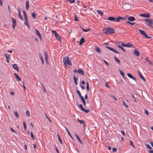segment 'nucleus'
<instances>
[{
    "label": "nucleus",
    "instance_id": "f257e3e1",
    "mask_svg": "<svg viewBox=\"0 0 153 153\" xmlns=\"http://www.w3.org/2000/svg\"><path fill=\"white\" fill-rule=\"evenodd\" d=\"M104 33L108 34L113 33L115 32V30L113 28L105 27L102 30Z\"/></svg>",
    "mask_w": 153,
    "mask_h": 153
},
{
    "label": "nucleus",
    "instance_id": "f03ea898",
    "mask_svg": "<svg viewBox=\"0 0 153 153\" xmlns=\"http://www.w3.org/2000/svg\"><path fill=\"white\" fill-rule=\"evenodd\" d=\"M63 62L65 65H66L67 64L69 65H72V64L70 61L69 60V58L67 56L63 58Z\"/></svg>",
    "mask_w": 153,
    "mask_h": 153
},
{
    "label": "nucleus",
    "instance_id": "7ed1b4c3",
    "mask_svg": "<svg viewBox=\"0 0 153 153\" xmlns=\"http://www.w3.org/2000/svg\"><path fill=\"white\" fill-rule=\"evenodd\" d=\"M123 8L125 10H128L131 8V6L129 4L126 3L123 5Z\"/></svg>",
    "mask_w": 153,
    "mask_h": 153
},
{
    "label": "nucleus",
    "instance_id": "20e7f679",
    "mask_svg": "<svg viewBox=\"0 0 153 153\" xmlns=\"http://www.w3.org/2000/svg\"><path fill=\"white\" fill-rule=\"evenodd\" d=\"M105 47L106 48H107L108 49L110 50L111 51H112L114 52H115V53H117V54H119L120 53V52H118L115 49H114L111 47H110L109 46H105Z\"/></svg>",
    "mask_w": 153,
    "mask_h": 153
},
{
    "label": "nucleus",
    "instance_id": "39448f33",
    "mask_svg": "<svg viewBox=\"0 0 153 153\" xmlns=\"http://www.w3.org/2000/svg\"><path fill=\"white\" fill-rule=\"evenodd\" d=\"M128 19V21L131 22H133L135 20V18L134 17L132 16H130L128 17L127 18H125V19Z\"/></svg>",
    "mask_w": 153,
    "mask_h": 153
},
{
    "label": "nucleus",
    "instance_id": "423d86ee",
    "mask_svg": "<svg viewBox=\"0 0 153 153\" xmlns=\"http://www.w3.org/2000/svg\"><path fill=\"white\" fill-rule=\"evenodd\" d=\"M145 21L147 22L148 23L147 25H151L153 24V21L152 20H149L148 19H145Z\"/></svg>",
    "mask_w": 153,
    "mask_h": 153
},
{
    "label": "nucleus",
    "instance_id": "0eeeda50",
    "mask_svg": "<svg viewBox=\"0 0 153 153\" xmlns=\"http://www.w3.org/2000/svg\"><path fill=\"white\" fill-rule=\"evenodd\" d=\"M35 31L36 34L39 37V38L40 39V40H42V37L41 36L40 33L39 32V31L37 29H35Z\"/></svg>",
    "mask_w": 153,
    "mask_h": 153
},
{
    "label": "nucleus",
    "instance_id": "6e6552de",
    "mask_svg": "<svg viewBox=\"0 0 153 153\" xmlns=\"http://www.w3.org/2000/svg\"><path fill=\"white\" fill-rule=\"evenodd\" d=\"M120 19H122V20H124L125 19V18L119 16L116 19L115 18V22H119L120 21Z\"/></svg>",
    "mask_w": 153,
    "mask_h": 153
},
{
    "label": "nucleus",
    "instance_id": "1a4fd4ad",
    "mask_svg": "<svg viewBox=\"0 0 153 153\" xmlns=\"http://www.w3.org/2000/svg\"><path fill=\"white\" fill-rule=\"evenodd\" d=\"M44 53V55L45 56V60H46V62L48 63V53H47V51H45Z\"/></svg>",
    "mask_w": 153,
    "mask_h": 153
},
{
    "label": "nucleus",
    "instance_id": "9d476101",
    "mask_svg": "<svg viewBox=\"0 0 153 153\" xmlns=\"http://www.w3.org/2000/svg\"><path fill=\"white\" fill-rule=\"evenodd\" d=\"M77 73L82 75H84L85 74L84 71L81 69H79L77 71Z\"/></svg>",
    "mask_w": 153,
    "mask_h": 153
},
{
    "label": "nucleus",
    "instance_id": "9b49d317",
    "mask_svg": "<svg viewBox=\"0 0 153 153\" xmlns=\"http://www.w3.org/2000/svg\"><path fill=\"white\" fill-rule=\"evenodd\" d=\"M107 20H109L111 22H115V18L113 17H109L107 19Z\"/></svg>",
    "mask_w": 153,
    "mask_h": 153
},
{
    "label": "nucleus",
    "instance_id": "f8f14e48",
    "mask_svg": "<svg viewBox=\"0 0 153 153\" xmlns=\"http://www.w3.org/2000/svg\"><path fill=\"white\" fill-rule=\"evenodd\" d=\"M18 16H19V17L20 19L22 21L23 20V18L22 15L21 14V11L19 8L18 9Z\"/></svg>",
    "mask_w": 153,
    "mask_h": 153
},
{
    "label": "nucleus",
    "instance_id": "ddd939ff",
    "mask_svg": "<svg viewBox=\"0 0 153 153\" xmlns=\"http://www.w3.org/2000/svg\"><path fill=\"white\" fill-rule=\"evenodd\" d=\"M134 54L137 56H140V53L139 51L136 49H135L134 50Z\"/></svg>",
    "mask_w": 153,
    "mask_h": 153
},
{
    "label": "nucleus",
    "instance_id": "4468645a",
    "mask_svg": "<svg viewBox=\"0 0 153 153\" xmlns=\"http://www.w3.org/2000/svg\"><path fill=\"white\" fill-rule=\"evenodd\" d=\"M139 16H140L148 18L149 17L150 15L149 14L140 13L139 14Z\"/></svg>",
    "mask_w": 153,
    "mask_h": 153
},
{
    "label": "nucleus",
    "instance_id": "2eb2a0df",
    "mask_svg": "<svg viewBox=\"0 0 153 153\" xmlns=\"http://www.w3.org/2000/svg\"><path fill=\"white\" fill-rule=\"evenodd\" d=\"M137 73H138V74L139 75V76L140 77L141 79H142L144 81H146V80L143 77V76L141 74V72L139 71H137Z\"/></svg>",
    "mask_w": 153,
    "mask_h": 153
},
{
    "label": "nucleus",
    "instance_id": "dca6fc26",
    "mask_svg": "<svg viewBox=\"0 0 153 153\" xmlns=\"http://www.w3.org/2000/svg\"><path fill=\"white\" fill-rule=\"evenodd\" d=\"M39 57L40 58V59L41 60L42 65H44V62L43 59V58L42 57V56L41 53H39Z\"/></svg>",
    "mask_w": 153,
    "mask_h": 153
},
{
    "label": "nucleus",
    "instance_id": "f3484780",
    "mask_svg": "<svg viewBox=\"0 0 153 153\" xmlns=\"http://www.w3.org/2000/svg\"><path fill=\"white\" fill-rule=\"evenodd\" d=\"M4 55L6 58V59L7 62L8 63L9 62V61L10 60V57L7 54H6V53H4Z\"/></svg>",
    "mask_w": 153,
    "mask_h": 153
},
{
    "label": "nucleus",
    "instance_id": "a211bd4d",
    "mask_svg": "<svg viewBox=\"0 0 153 153\" xmlns=\"http://www.w3.org/2000/svg\"><path fill=\"white\" fill-rule=\"evenodd\" d=\"M13 67L15 70L17 71L18 72L19 71V68H18L17 65L16 64H13Z\"/></svg>",
    "mask_w": 153,
    "mask_h": 153
},
{
    "label": "nucleus",
    "instance_id": "6ab92c4d",
    "mask_svg": "<svg viewBox=\"0 0 153 153\" xmlns=\"http://www.w3.org/2000/svg\"><path fill=\"white\" fill-rule=\"evenodd\" d=\"M14 74L16 78L19 81H21V79L17 74L16 73H14Z\"/></svg>",
    "mask_w": 153,
    "mask_h": 153
},
{
    "label": "nucleus",
    "instance_id": "aec40b11",
    "mask_svg": "<svg viewBox=\"0 0 153 153\" xmlns=\"http://www.w3.org/2000/svg\"><path fill=\"white\" fill-rule=\"evenodd\" d=\"M56 38L57 40L61 41V37H60V36H59V34L57 33V34H56L55 35Z\"/></svg>",
    "mask_w": 153,
    "mask_h": 153
},
{
    "label": "nucleus",
    "instance_id": "412c9836",
    "mask_svg": "<svg viewBox=\"0 0 153 153\" xmlns=\"http://www.w3.org/2000/svg\"><path fill=\"white\" fill-rule=\"evenodd\" d=\"M24 23L26 26L28 28H29L30 27V25L28 24V20H25L24 21Z\"/></svg>",
    "mask_w": 153,
    "mask_h": 153
},
{
    "label": "nucleus",
    "instance_id": "4be33fe9",
    "mask_svg": "<svg viewBox=\"0 0 153 153\" xmlns=\"http://www.w3.org/2000/svg\"><path fill=\"white\" fill-rule=\"evenodd\" d=\"M29 3L28 1H27L26 2V9L27 10L29 8Z\"/></svg>",
    "mask_w": 153,
    "mask_h": 153
},
{
    "label": "nucleus",
    "instance_id": "5701e85b",
    "mask_svg": "<svg viewBox=\"0 0 153 153\" xmlns=\"http://www.w3.org/2000/svg\"><path fill=\"white\" fill-rule=\"evenodd\" d=\"M84 42V38L83 37H82L80 40L79 44L80 45H82Z\"/></svg>",
    "mask_w": 153,
    "mask_h": 153
},
{
    "label": "nucleus",
    "instance_id": "b1692460",
    "mask_svg": "<svg viewBox=\"0 0 153 153\" xmlns=\"http://www.w3.org/2000/svg\"><path fill=\"white\" fill-rule=\"evenodd\" d=\"M65 129L66 130V131L67 132L68 134L69 135V136L73 140V138L72 137V136L71 135V134L70 133L69 131H68V129L67 128H66L65 127Z\"/></svg>",
    "mask_w": 153,
    "mask_h": 153
},
{
    "label": "nucleus",
    "instance_id": "393cba45",
    "mask_svg": "<svg viewBox=\"0 0 153 153\" xmlns=\"http://www.w3.org/2000/svg\"><path fill=\"white\" fill-rule=\"evenodd\" d=\"M96 51L99 54H100L101 51L100 48L98 47H96L95 48Z\"/></svg>",
    "mask_w": 153,
    "mask_h": 153
},
{
    "label": "nucleus",
    "instance_id": "a878e982",
    "mask_svg": "<svg viewBox=\"0 0 153 153\" xmlns=\"http://www.w3.org/2000/svg\"><path fill=\"white\" fill-rule=\"evenodd\" d=\"M82 102L83 103L84 105L86 106V102L83 97L80 98Z\"/></svg>",
    "mask_w": 153,
    "mask_h": 153
},
{
    "label": "nucleus",
    "instance_id": "bb28decb",
    "mask_svg": "<svg viewBox=\"0 0 153 153\" xmlns=\"http://www.w3.org/2000/svg\"><path fill=\"white\" fill-rule=\"evenodd\" d=\"M12 21L13 22V25H16V20L13 17L12 18Z\"/></svg>",
    "mask_w": 153,
    "mask_h": 153
},
{
    "label": "nucleus",
    "instance_id": "cd10ccee",
    "mask_svg": "<svg viewBox=\"0 0 153 153\" xmlns=\"http://www.w3.org/2000/svg\"><path fill=\"white\" fill-rule=\"evenodd\" d=\"M139 31H140V33L143 35L144 36L145 35L146 33H145V31L143 30H142L140 29L139 30Z\"/></svg>",
    "mask_w": 153,
    "mask_h": 153
},
{
    "label": "nucleus",
    "instance_id": "c85d7f7f",
    "mask_svg": "<svg viewBox=\"0 0 153 153\" xmlns=\"http://www.w3.org/2000/svg\"><path fill=\"white\" fill-rule=\"evenodd\" d=\"M134 45L133 44H131L129 43H128L126 44V47H132Z\"/></svg>",
    "mask_w": 153,
    "mask_h": 153
},
{
    "label": "nucleus",
    "instance_id": "c756f323",
    "mask_svg": "<svg viewBox=\"0 0 153 153\" xmlns=\"http://www.w3.org/2000/svg\"><path fill=\"white\" fill-rule=\"evenodd\" d=\"M58 140L60 142V143L61 144H63V142H62L61 139L60 138V136L59 135V134H58Z\"/></svg>",
    "mask_w": 153,
    "mask_h": 153
},
{
    "label": "nucleus",
    "instance_id": "7c9ffc66",
    "mask_svg": "<svg viewBox=\"0 0 153 153\" xmlns=\"http://www.w3.org/2000/svg\"><path fill=\"white\" fill-rule=\"evenodd\" d=\"M77 121L81 124H83L84 126H85V122L83 120H78Z\"/></svg>",
    "mask_w": 153,
    "mask_h": 153
},
{
    "label": "nucleus",
    "instance_id": "2f4dec72",
    "mask_svg": "<svg viewBox=\"0 0 153 153\" xmlns=\"http://www.w3.org/2000/svg\"><path fill=\"white\" fill-rule=\"evenodd\" d=\"M119 71L120 73V74L125 79V77L124 76V73L120 69H119Z\"/></svg>",
    "mask_w": 153,
    "mask_h": 153
},
{
    "label": "nucleus",
    "instance_id": "473e14b6",
    "mask_svg": "<svg viewBox=\"0 0 153 153\" xmlns=\"http://www.w3.org/2000/svg\"><path fill=\"white\" fill-rule=\"evenodd\" d=\"M75 135H76V138H77V139H78V141H79V142H80L81 144H82V141H81V140H80V139L79 137V136H78L76 134H75Z\"/></svg>",
    "mask_w": 153,
    "mask_h": 153
},
{
    "label": "nucleus",
    "instance_id": "72a5a7b5",
    "mask_svg": "<svg viewBox=\"0 0 153 153\" xmlns=\"http://www.w3.org/2000/svg\"><path fill=\"white\" fill-rule=\"evenodd\" d=\"M76 92L78 94L79 96V97L80 98H81V97H83V96L81 95V94L80 91H79V90H77Z\"/></svg>",
    "mask_w": 153,
    "mask_h": 153
},
{
    "label": "nucleus",
    "instance_id": "f704fd0d",
    "mask_svg": "<svg viewBox=\"0 0 153 153\" xmlns=\"http://www.w3.org/2000/svg\"><path fill=\"white\" fill-rule=\"evenodd\" d=\"M32 16L33 18L35 19L36 18V14L34 12L32 13Z\"/></svg>",
    "mask_w": 153,
    "mask_h": 153
},
{
    "label": "nucleus",
    "instance_id": "c9c22d12",
    "mask_svg": "<svg viewBox=\"0 0 153 153\" xmlns=\"http://www.w3.org/2000/svg\"><path fill=\"white\" fill-rule=\"evenodd\" d=\"M114 58L115 59V61L117 62L118 64H120V60L115 56H114Z\"/></svg>",
    "mask_w": 153,
    "mask_h": 153
},
{
    "label": "nucleus",
    "instance_id": "e433bc0d",
    "mask_svg": "<svg viewBox=\"0 0 153 153\" xmlns=\"http://www.w3.org/2000/svg\"><path fill=\"white\" fill-rule=\"evenodd\" d=\"M97 12L98 14L100 15V16L102 15L103 14V12H102L101 11L99 10H97Z\"/></svg>",
    "mask_w": 153,
    "mask_h": 153
},
{
    "label": "nucleus",
    "instance_id": "4c0bfd02",
    "mask_svg": "<svg viewBox=\"0 0 153 153\" xmlns=\"http://www.w3.org/2000/svg\"><path fill=\"white\" fill-rule=\"evenodd\" d=\"M30 134L31 137L32 139L33 140H35V138L34 137V135L32 132H30Z\"/></svg>",
    "mask_w": 153,
    "mask_h": 153
},
{
    "label": "nucleus",
    "instance_id": "58836bf2",
    "mask_svg": "<svg viewBox=\"0 0 153 153\" xmlns=\"http://www.w3.org/2000/svg\"><path fill=\"white\" fill-rule=\"evenodd\" d=\"M122 102L123 103V106L126 108L128 107V105L126 104V103L123 100H122Z\"/></svg>",
    "mask_w": 153,
    "mask_h": 153
},
{
    "label": "nucleus",
    "instance_id": "ea45409f",
    "mask_svg": "<svg viewBox=\"0 0 153 153\" xmlns=\"http://www.w3.org/2000/svg\"><path fill=\"white\" fill-rule=\"evenodd\" d=\"M78 108H80L81 110H82V111L84 110V108L82 104L79 105Z\"/></svg>",
    "mask_w": 153,
    "mask_h": 153
},
{
    "label": "nucleus",
    "instance_id": "a19ab883",
    "mask_svg": "<svg viewBox=\"0 0 153 153\" xmlns=\"http://www.w3.org/2000/svg\"><path fill=\"white\" fill-rule=\"evenodd\" d=\"M86 88L87 91L89 90V83L88 82H87L86 83Z\"/></svg>",
    "mask_w": 153,
    "mask_h": 153
},
{
    "label": "nucleus",
    "instance_id": "79ce46f5",
    "mask_svg": "<svg viewBox=\"0 0 153 153\" xmlns=\"http://www.w3.org/2000/svg\"><path fill=\"white\" fill-rule=\"evenodd\" d=\"M146 147L148 148V149H152V148L150 146L149 144H146Z\"/></svg>",
    "mask_w": 153,
    "mask_h": 153
},
{
    "label": "nucleus",
    "instance_id": "37998d69",
    "mask_svg": "<svg viewBox=\"0 0 153 153\" xmlns=\"http://www.w3.org/2000/svg\"><path fill=\"white\" fill-rule=\"evenodd\" d=\"M74 82L75 84L76 85H77V82H76V78L75 76H74Z\"/></svg>",
    "mask_w": 153,
    "mask_h": 153
},
{
    "label": "nucleus",
    "instance_id": "c03bdc74",
    "mask_svg": "<svg viewBox=\"0 0 153 153\" xmlns=\"http://www.w3.org/2000/svg\"><path fill=\"white\" fill-rule=\"evenodd\" d=\"M26 114L27 116L30 117V114L29 111H26Z\"/></svg>",
    "mask_w": 153,
    "mask_h": 153
},
{
    "label": "nucleus",
    "instance_id": "a18cd8bd",
    "mask_svg": "<svg viewBox=\"0 0 153 153\" xmlns=\"http://www.w3.org/2000/svg\"><path fill=\"white\" fill-rule=\"evenodd\" d=\"M74 20L76 21H79V20L78 19L77 16L76 15L74 17Z\"/></svg>",
    "mask_w": 153,
    "mask_h": 153
},
{
    "label": "nucleus",
    "instance_id": "49530a36",
    "mask_svg": "<svg viewBox=\"0 0 153 153\" xmlns=\"http://www.w3.org/2000/svg\"><path fill=\"white\" fill-rule=\"evenodd\" d=\"M23 126H24V127L25 129V130H26V128H27V127H26V125L25 123V122H23Z\"/></svg>",
    "mask_w": 153,
    "mask_h": 153
},
{
    "label": "nucleus",
    "instance_id": "de8ad7c7",
    "mask_svg": "<svg viewBox=\"0 0 153 153\" xmlns=\"http://www.w3.org/2000/svg\"><path fill=\"white\" fill-rule=\"evenodd\" d=\"M128 76L130 78H131L133 76L130 73H128L127 74Z\"/></svg>",
    "mask_w": 153,
    "mask_h": 153
},
{
    "label": "nucleus",
    "instance_id": "09e8293b",
    "mask_svg": "<svg viewBox=\"0 0 153 153\" xmlns=\"http://www.w3.org/2000/svg\"><path fill=\"white\" fill-rule=\"evenodd\" d=\"M15 115L16 117H19L18 113L16 111H14Z\"/></svg>",
    "mask_w": 153,
    "mask_h": 153
},
{
    "label": "nucleus",
    "instance_id": "8fccbe9b",
    "mask_svg": "<svg viewBox=\"0 0 153 153\" xmlns=\"http://www.w3.org/2000/svg\"><path fill=\"white\" fill-rule=\"evenodd\" d=\"M51 32L52 33L54 34V35H55L57 33L56 32L55 30H52Z\"/></svg>",
    "mask_w": 153,
    "mask_h": 153
},
{
    "label": "nucleus",
    "instance_id": "3c124183",
    "mask_svg": "<svg viewBox=\"0 0 153 153\" xmlns=\"http://www.w3.org/2000/svg\"><path fill=\"white\" fill-rule=\"evenodd\" d=\"M84 111L86 113H88L89 111V109H85L84 108V110H82Z\"/></svg>",
    "mask_w": 153,
    "mask_h": 153
},
{
    "label": "nucleus",
    "instance_id": "603ef678",
    "mask_svg": "<svg viewBox=\"0 0 153 153\" xmlns=\"http://www.w3.org/2000/svg\"><path fill=\"white\" fill-rule=\"evenodd\" d=\"M144 36L145 37V38L146 39H149L150 38H151V37L148 36L147 34H146Z\"/></svg>",
    "mask_w": 153,
    "mask_h": 153
},
{
    "label": "nucleus",
    "instance_id": "864d4df0",
    "mask_svg": "<svg viewBox=\"0 0 153 153\" xmlns=\"http://www.w3.org/2000/svg\"><path fill=\"white\" fill-rule=\"evenodd\" d=\"M124 52H125V50L121 46H120V48Z\"/></svg>",
    "mask_w": 153,
    "mask_h": 153
},
{
    "label": "nucleus",
    "instance_id": "5fc2aeb1",
    "mask_svg": "<svg viewBox=\"0 0 153 153\" xmlns=\"http://www.w3.org/2000/svg\"><path fill=\"white\" fill-rule=\"evenodd\" d=\"M144 112L146 115H149V112L147 110H145L144 111Z\"/></svg>",
    "mask_w": 153,
    "mask_h": 153
},
{
    "label": "nucleus",
    "instance_id": "6e6d98bb",
    "mask_svg": "<svg viewBox=\"0 0 153 153\" xmlns=\"http://www.w3.org/2000/svg\"><path fill=\"white\" fill-rule=\"evenodd\" d=\"M146 60L151 65H152V63L147 59L146 58Z\"/></svg>",
    "mask_w": 153,
    "mask_h": 153
},
{
    "label": "nucleus",
    "instance_id": "4d7b16f0",
    "mask_svg": "<svg viewBox=\"0 0 153 153\" xmlns=\"http://www.w3.org/2000/svg\"><path fill=\"white\" fill-rule=\"evenodd\" d=\"M24 19H25V20H28V19H27V15H24Z\"/></svg>",
    "mask_w": 153,
    "mask_h": 153
},
{
    "label": "nucleus",
    "instance_id": "13d9d810",
    "mask_svg": "<svg viewBox=\"0 0 153 153\" xmlns=\"http://www.w3.org/2000/svg\"><path fill=\"white\" fill-rule=\"evenodd\" d=\"M10 130L13 132H14V133L16 132V131L12 127H10Z\"/></svg>",
    "mask_w": 153,
    "mask_h": 153
},
{
    "label": "nucleus",
    "instance_id": "bf43d9fd",
    "mask_svg": "<svg viewBox=\"0 0 153 153\" xmlns=\"http://www.w3.org/2000/svg\"><path fill=\"white\" fill-rule=\"evenodd\" d=\"M121 45L123 47H126V44L123 43L121 44Z\"/></svg>",
    "mask_w": 153,
    "mask_h": 153
},
{
    "label": "nucleus",
    "instance_id": "052dcab7",
    "mask_svg": "<svg viewBox=\"0 0 153 153\" xmlns=\"http://www.w3.org/2000/svg\"><path fill=\"white\" fill-rule=\"evenodd\" d=\"M130 145L133 147H134V146L133 143V142L131 140L130 141Z\"/></svg>",
    "mask_w": 153,
    "mask_h": 153
},
{
    "label": "nucleus",
    "instance_id": "680f3d73",
    "mask_svg": "<svg viewBox=\"0 0 153 153\" xmlns=\"http://www.w3.org/2000/svg\"><path fill=\"white\" fill-rule=\"evenodd\" d=\"M105 86L106 87H107L108 88H110V87L108 85L107 82H106L105 83Z\"/></svg>",
    "mask_w": 153,
    "mask_h": 153
},
{
    "label": "nucleus",
    "instance_id": "e2e57ef3",
    "mask_svg": "<svg viewBox=\"0 0 153 153\" xmlns=\"http://www.w3.org/2000/svg\"><path fill=\"white\" fill-rule=\"evenodd\" d=\"M103 61L106 65H109L108 63L106 61H105V60H103Z\"/></svg>",
    "mask_w": 153,
    "mask_h": 153
},
{
    "label": "nucleus",
    "instance_id": "0e129e2a",
    "mask_svg": "<svg viewBox=\"0 0 153 153\" xmlns=\"http://www.w3.org/2000/svg\"><path fill=\"white\" fill-rule=\"evenodd\" d=\"M90 29H84L83 30V31L85 32H87L89 30H90Z\"/></svg>",
    "mask_w": 153,
    "mask_h": 153
},
{
    "label": "nucleus",
    "instance_id": "69168bd1",
    "mask_svg": "<svg viewBox=\"0 0 153 153\" xmlns=\"http://www.w3.org/2000/svg\"><path fill=\"white\" fill-rule=\"evenodd\" d=\"M70 3H74L73 0H67Z\"/></svg>",
    "mask_w": 153,
    "mask_h": 153
},
{
    "label": "nucleus",
    "instance_id": "338daca9",
    "mask_svg": "<svg viewBox=\"0 0 153 153\" xmlns=\"http://www.w3.org/2000/svg\"><path fill=\"white\" fill-rule=\"evenodd\" d=\"M112 150L113 152H115L117 151V149L115 148H113L112 149Z\"/></svg>",
    "mask_w": 153,
    "mask_h": 153
},
{
    "label": "nucleus",
    "instance_id": "774afa93",
    "mask_svg": "<svg viewBox=\"0 0 153 153\" xmlns=\"http://www.w3.org/2000/svg\"><path fill=\"white\" fill-rule=\"evenodd\" d=\"M149 153H153V150H149Z\"/></svg>",
    "mask_w": 153,
    "mask_h": 153
}]
</instances>
